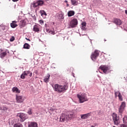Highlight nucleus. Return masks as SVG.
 <instances>
[{"label":"nucleus","mask_w":127,"mask_h":127,"mask_svg":"<svg viewBox=\"0 0 127 127\" xmlns=\"http://www.w3.org/2000/svg\"><path fill=\"white\" fill-rule=\"evenodd\" d=\"M77 97L79 99V102L80 104H83L84 102H87L88 101V98H87V96L85 93H82L81 95L77 94Z\"/></svg>","instance_id":"4"},{"label":"nucleus","mask_w":127,"mask_h":127,"mask_svg":"<svg viewBox=\"0 0 127 127\" xmlns=\"http://www.w3.org/2000/svg\"><path fill=\"white\" fill-rule=\"evenodd\" d=\"M46 1H49L50 0H45Z\"/></svg>","instance_id":"60"},{"label":"nucleus","mask_w":127,"mask_h":127,"mask_svg":"<svg viewBox=\"0 0 127 127\" xmlns=\"http://www.w3.org/2000/svg\"><path fill=\"white\" fill-rule=\"evenodd\" d=\"M77 25H78V20L76 18H73L70 21L67 28H75Z\"/></svg>","instance_id":"5"},{"label":"nucleus","mask_w":127,"mask_h":127,"mask_svg":"<svg viewBox=\"0 0 127 127\" xmlns=\"http://www.w3.org/2000/svg\"><path fill=\"white\" fill-rule=\"evenodd\" d=\"M27 114L29 115V116H31L32 114H33V112H32V108H29L27 112Z\"/></svg>","instance_id":"29"},{"label":"nucleus","mask_w":127,"mask_h":127,"mask_svg":"<svg viewBox=\"0 0 127 127\" xmlns=\"http://www.w3.org/2000/svg\"><path fill=\"white\" fill-rule=\"evenodd\" d=\"M71 2L72 5H77L78 4V2L76 0H71Z\"/></svg>","instance_id":"32"},{"label":"nucleus","mask_w":127,"mask_h":127,"mask_svg":"<svg viewBox=\"0 0 127 127\" xmlns=\"http://www.w3.org/2000/svg\"><path fill=\"white\" fill-rule=\"evenodd\" d=\"M53 24H55V22H53Z\"/></svg>","instance_id":"64"},{"label":"nucleus","mask_w":127,"mask_h":127,"mask_svg":"<svg viewBox=\"0 0 127 127\" xmlns=\"http://www.w3.org/2000/svg\"><path fill=\"white\" fill-rule=\"evenodd\" d=\"M119 92H120L119 91H115V98H117L118 96V94H119Z\"/></svg>","instance_id":"38"},{"label":"nucleus","mask_w":127,"mask_h":127,"mask_svg":"<svg viewBox=\"0 0 127 127\" xmlns=\"http://www.w3.org/2000/svg\"><path fill=\"white\" fill-rule=\"evenodd\" d=\"M26 76H27V75H26V73H25V71H24L20 75V78L24 79H25Z\"/></svg>","instance_id":"30"},{"label":"nucleus","mask_w":127,"mask_h":127,"mask_svg":"<svg viewBox=\"0 0 127 127\" xmlns=\"http://www.w3.org/2000/svg\"><path fill=\"white\" fill-rule=\"evenodd\" d=\"M89 39L90 40V43H91V44H93V43H92V40L90 39Z\"/></svg>","instance_id":"57"},{"label":"nucleus","mask_w":127,"mask_h":127,"mask_svg":"<svg viewBox=\"0 0 127 127\" xmlns=\"http://www.w3.org/2000/svg\"><path fill=\"white\" fill-rule=\"evenodd\" d=\"M94 125L95 126L94 127H97V126H98V123H94Z\"/></svg>","instance_id":"52"},{"label":"nucleus","mask_w":127,"mask_h":127,"mask_svg":"<svg viewBox=\"0 0 127 127\" xmlns=\"http://www.w3.org/2000/svg\"><path fill=\"white\" fill-rule=\"evenodd\" d=\"M124 30L127 32V30L125 28V26H124Z\"/></svg>","instance_id":"55"},{"label":"nucleus","mask_w":127,"mask_h":127,"mask_svg":"<svg viewBox=\"0 0 127 127\" xmlns=\"http://www.w3.org/2000/svg\"><path fill=\"white\" fill-rule=\"evenodd\" d=\"M3 107H0V111H2Z\"/></svg>","instance_id":"53"},{"label":"nucleus","mask_w":127,"mask_h":127,"mask_svg":"<svg viewBox=\"0 0 127 127\" xmlns=\"http://www.w3.org/2000/svg\"><path fill=\"white\" fill-rule=\"evenodd\" d=\"M50 110L51 111V112H55V109L51 108Z\"/></svg>","instance_id":"47"},{"label":"nucleus","mask_w":127,"mask_h":127,"mask_svg":"<svg viewBox=\"0 0 127 127\" xmlns=\"http://www.w3.org/2000/svg\"><path fill=\"white\" fill-rule=\"evenodd\" d=\"M123 125H127V115H125L123 118Z\"/></svg>","instance_id":"27"},{"label":"nucleus","mask_w":127,"mask_h":127,"mask_svg":"<svg viewBox=\"0 0 127 127\" xmlns=\"http://www.w3.org/2000/svg\"><path fill=\"white\" fill-rule=\"evenodd\" d=\"M98 114L99 116H101V115H102V111L101 110L99 111Z\"/></svg>","instance_id":"48"},{"label":"nucleus","mask_w":127,"mask_h":127,"mask_svg":"<svg viewBox=\"0 0 127 127\" xmlns=\"http://www.w3.org/2000/svg\"><path fill=\"white\" fill-rule=\"evenodd\" d=\"M68 6H69V4H68V3H66V7H68Z\"/></svg>","instance_id":"56"},{"label":"nucleus","mask_w":127,"mask_h":127,"mask_svg":"<svg viewBox=\"0 0 127 127\" xmlns=\"http://www.w3.org/2000/svg\"><path fill=\"white\" fill-rule=\"evenodd\" d=\"M91 127H95V126L92 125V126H91Z\"/></svg>","instance_id":"62"},{"label":"nucleus","mask_w":127,"mask_h":127,"mask_svg":"<svg viewBox=\"0 0 127 127\" xmlns=\"http://www.w3.org/2000/svg\"><path fill=\"white\" fill-rule=\"evenodd\" d=\"M33 31H35V32H39L40 31V29H39V28H38V26L37 25H35L33 27Z\"/></svg>","instance_id":"22"},{"label":"nucleus","mask_w":127,"mask_h":127,"mask_svg":"<svg viewBox=\"0 0 127 127\" xmlns=\"http://www.w3.org/2000/svg\"><path fill=\"white\" fill-rule=\"evenodd\" d=\"M16 101L18 104H21L24 102V97L22 95L16 94Z\"/></svg>","instance_id":"9"},{"label":"nucleus","mask_w":127,"mask_h":127,"mask_svg":"<svg viewBox=\"0 0 127 127\" xmlns=\"http://www.w3.org/2000/svg\"><path fill=\"white\" fill-rule=\"evenodd\" d=\"M3 74H4L3 72L1 70H0V77H2Z\"/></svg>","instance_id":"40"},{"label":"nucleus","mask_w":127,"mask_h":127,"mask_svg":"<svg viewBox=\"0 0 127 127\" xmlns=\"http://www.w3.org/2000/svg\"><path fill=\"white\" fill-rule=\"evenodd\" d=\"M16 117L19 118L20 122H23L25 120H27V114L23 113H18L16 115Z\"/></svg>","instance_id":"6"},{"label":"nucleus","mask_w":127,"mask_h":127,"mask_svg":"<svg viewBox=\"0 0 127 127\" xmlns=\"http://www.w3.org/2000/svg\"><path fill=\"white\" fill-rule=\"evenodd\" d=\"M120 27L122 29H123V26H120Z\"/></svg>","instance_id":"59"},{"label":"nucleus","mask_w":127,"mask_h":127,"mask_svg":"<svg viewBox=\"0 0 127 127\" xmlns=\"http://www.w3.org/2000/svg\"><path fill=\"white\" fill-rule=\"evenodd\" d=\"M75 14V11L74 10H69L67 12V16L68 17H71V16H73Z\"/></svg>","instance_id":"19"},{"label":"nucleus","mask_w":127,"mask_h":127,"mask_svg":"<svg viewBox=\"0 0 127 127\" xmlns=\"http://www.w3.org/2000/svg\"><path fill=\"white\" fill-rule=\"evenodd\" d=\"M26 21H27V19H24L21 20V24H20L21 28H22V27H24L25 25H26Z\"/></svg>","instance_id":"16"},{"label":"nucleus","mask_w":127,"mask_h":127,"mask_svg":"<svg viewBox=\"0 0 127 127\" xmlns=\"http://www.w3.org/2000/svg\"><path fill=\"white\" fill-rule=\"evenodd\" d=\"M80 28H81V35L82 36H84V35H86L87 36H88L87 34H83V31H84L85 32H87V28H86V26H81Z\"/></svg>","instance_id":"15"},{"label":"nucleus","mask_w":127,"mask_h":127,"mask_svg":"<svg viewBox=\"0 0 127 127\" xmlns=\"http://www.w3.org/2000/svg\"><path fill=\"white\" fill-rule=\"evenodd\" d=\"M46 30L47 33H48V34L49 33V32L50 31V30L49 29L47 28V29H46Z\"/></svg>","instance_id":"46"},{"label":"nucleus","mask_w":127,"mask_h":127,"mask_svg":"<svg viewBox=\"0 0 127 127\" xmlns=\"http://www.w3.org/2000/svg\"><path fill=\"white\" fill-rule=\"evenodd\" d=\"M31 16H32V17H33V18L34 20H36V16H35V15H34L33 14H31Z\"/></svg>","instance_id":"37"},{"label":"nucleus","mask_w":127,"mask_h":127,"mask_svg":"<svg viewBox=\"0 0 127 127\" xmlns=\"http://www.w3.org/2000/svg\"><path fill=\"white\" fill-rule=\"evenodd\" d=\"M91 114H92V113L90 112L85 114H81L80 115L81 119L82 120H86V119H88V117L91 116Z\"/></svg>","instance_id":"14"},{"label":"nucleus","mask_w":127,"mask_h":127,"mask_svg":"<svg viewBox=\"0 0 127 127\" xmlns=\"http://www.w3.org/2000/svg\"><path fill=\"white\" fill-rule=\"evenodd\" d=\"M99 55H100V53L99 51L97 50H95L93 53H92L91 55V59L92 61H95L97 60L98 57H99Z\"/></svg>","instance_id":"7"},{"label":"nucleus","mask_w":127,"mask_h":127,"mask_svg":"<svg viewBox=\"0 0 127 127\" xmlns=\"http://www.w3.org/2000/svg\"><path fill=\"white\" fill-rule=\"evenodd\" d=\"M34 73H35V74H38V70H35Z\"/></svg>","instance_id":"49"},{"label":"nucleus","mask_w":127,"mask_h":127,"mask_svg":"<svg viewBox=\"0 0 127 127\" xmlns=\"http://www.w3.org/2000/svg\"><path fill=\"white\" fill-rule=\"evenodd\" d=\"M68 83L64 85L56 83L55 84V92H57L59 94H64L68 90Z\"/></svg>","instance_id":"1"},{"label":"nucleus","mask_w":127,"mask_h":127,"mask_svg":"<svg viewBox=\"0 0 127 127\" xmlns=\"http://www.w3.org/2000/svg\"><path fill=\"white\" fill-rule=\"evenodd\" d=\"M86 32L83 31V33H87Z\"/></svg>","instance_id":"61"},{"label":"nucleus","mask_w":127,"mask_h":127,"mask_svg":"<svg viewBox=\"0 0 127 127\" xmlns=\"http://www.w3.org/2000/svg\"><path fill=\"white\" fill-rule=\"evenodd\" d=\"M119 111V116H121V117H123V113H124V111H122V112H120V110Z\"/></svg>","instance_id":"45"},{"label":"nucleus","mask_w":127,"mask_h":127,"mask_svg":"<svg viewBox=\"0 0 127 127\" xmlns=\"http://www.w3.org/2000/svg\"><path fill=\"white\" fill-rule=\"evenodd\" d=\"M49 79H50V74L48 73L47 76L44 79V82L45 83H48L49 82Z\"/></svg>","instance_id":"20"},{"label":"nucleus","mask_w":127,"mask_h":127,"mask_svg":"<svg viewBox=\"0 0 127 127\" xmlns=\"http://www.w3.org/2000/svg\"><path fill=\"white\" fill-rule=\"evenodd\" d=\"M1 30H2V31H4V30H5V27L4 26H1Z\"/></svg>","instance_id":"42"},{"label":"nucleus","mask_w":127,"mask_h":127,"mask_svg":"<svg viewBox=\"0 0 127 127\" xmlns=\"http://www.w3.org/2000/svg\"><path fill=\"white\" fill-rule=\"evenodd\" d=\"M74 119V114H66L63 113L60 117V123H65V122H68V121H70V120H73Z\"/></svg>","instance_id":"2"},{"label":"nucleus","mask_w":127,"mask_h":127,"mask_svg":"<svg viewBox=\"0 0 127 127\" xmlns=\"http://www.w3.org/2000/svg\"><path fill=\"white\" fill-rule=\"evenodd\" d=\"M24 71L27 76H29V77H32V72L31 71H30V70H25Z\"/></svg>","instance_id":"24"},{"label":"nucleus","mask_w":127,"mask_h":127,"mask_svg":"<svg viewBox=\"0 0 127 127\" xmlns=\"http://www.w3.org/2000/svg\"><path fill=\"white\" fill-rule=\"evenodd\" d=\"M58 17L60 20L64 19V13L62 12L61 13L59 14Z\"/></svg>","instance_id":"25"},{"label":"nucleus","mask_w":127,"mask_h":127,"mask_svg":"<svg viewBox=\"0 0 127 127\" xmlns=\"http://www.w3.org/2000/svg\"><path fill=\"white\" fill-rule=\"evenodd\" d=\"M113 123L115 126H118L121 124V119H120V116H118L117 113L114 112L112 115Z\"/></svg>","instance_id":"3"},{"label":"nucleus","mask_w":127,"mask_h":127,"mask_svg":"<svg viewBox=\"0 0 127 127\" xmlns=\"http://www.w3.org/2000/svg\"><path fill=\"white\" fill-rule=\"evenodd\" d=\"M17 24H16V21H12V23H10V26L11 28H15V27H17Z\"/></svg>","instance_id":"18"},{"label":"nucleus","mask_w":127,"mask_h":127,"mask_svg":"<svg viewBox=\"0 0 127 127\" xmlns=\"http://www.w3.org/2000/svg\"><path fill=\"white\" fill-rule=\"evenodd\" d=\"M26 40H27L28 41H31V40H30L29 38H25Z\"/></svg>","instance_id":"50"},{"label":"nucleus","mask_w":127,"mask_h":127,"mask_svg":"<svg viewBox=\"0 0 127 127\" xmlns=\"http://www.w3.org/2000/svg\"><path fill=\"white\" fill-rule=\"evenodd\" d=\"M40 13L41 16H43V15H45V16H47V13L44 10H40Z\"/></svg>","instance_id":"26"},{"label":"nucleus","mask_w":127,"mask_h":127,"mask_svg":"<svg viewBox=\"0 0 127 127\" xmlns=\"http://www.w3.org/2000/svg\"><path fill=\"white\" fill-rule=\"evenodd\" d=\"M120 127H127V125L126 124H121Z\"/></svg>","instance_id":"44"},{"label":"nucleus","mask_w":127,"mask_h":127,"mask_svg":"<svg viewBox=\"0 0 127 127\" xmlns=\"http://www.w3.org/2000/svg\"><path fill=\"white\" fill-rule=\"evenodd\" d=\"M81 26H87V23L86 22H82L81 23Z\"/></svg>","instance_id":"36"},{"label":"nucleus","mask_w":127,"mask_h":127,"mask_svg":"<svg viewBox=\"0 0 127 127\" xmlns=\"http://www.w3.org/2000/svg\"><path fill=\"white\" fill-rule=\"evenodd\" d=\"M28 127H38V124L36 122H30L28 123Z\"/></svg>","instance_id":"13"},{"label":"nucleus","mask_w":127,"mask_h":127,"mask_svg":"<svg viewBox=\"0 0 127 127\" xmlns=\"http://www.w3.org/2000/svg\"><path fill=\"white\" fill-rule=\"evenodd\" d=\"M8 109V108L4 106H3L2 111L4 112H6V111Z\"/></svg>","instance_id":"35"},{"label":"nucleus","mask_w":127,"mask_h":127,"mask_svg":"<svg viewBox=\"0 0 127 127\" xmlns=\"http://www.w3.org/2000/svg\"><path fill=\"white\" fill-rule=\"evenodd\" d=\"M99 69L102 70L105 74H108L109 73L108 71H110V66L109 65H101L99 66Z\"/></svg>","instance_id":"8"},{"label":"nucleus","mask_w":127,"mask_h":127,"mask_svg":"<svg viewBox=\"0 0 127 127\" xmlns=\"http://www.w3.org/2000/svg\"><path fill=\"white\" fill-rule=\"evenodd\" d=\"M126 102H122L121 103L120 106L118 108V111H119L120 113H122L123 111H125V109H126Z\"/></svg>","instance_id":"11"},{"label":"nucleus","mask_w":127,"mask_h":127,"mask_svg":"<svg viewBox=\"0 0 127 127\" xmlns=\"http://www.w3.org/2000/svg\"><path fill=\"white\" fill-rule=\"evenodd\" d=\"M38 2H37V0H36V1H34L33 2V7L35 8V7H37L39 6Z\"/></svg>","instance_id":"33"},{"label":"nucleus","mask_w":127,"mask_h":127,"mask_svg":"<svg viewBox=\"0 0 127 127\" xmlns=\"http://www.w3.org/2000/svg\"><path fill=\"white\" fill-rule=\"evenodd\" d=\"M39 22L40 23V24H41L42 25V24H44V21H43V20H39Z\"/></svg>","instance_id":"41"},{"label":"nucleus","mask_w":127,"mask_h":127,"mask_svg":"<svg viewBox=\"0 0 127 127\" xmlns=\"http://www.w3.org/2000/svg\"><path fill=\"white\" fill-rule=\"evenodd\" d=\"M12 92H13V93H16L17 94H19L20 93V90L18 89V87L14 86L12 88Z\"/></svg>","instance_id":"17"},{"label":"nucleus","mask_w":127,"mask_h":127,"mask_svg":"<svg viewBox=\"0 0 127 127\" xmlns=\"http://www.w3.org/2000/svg\"><path fill=\"white\" fill-rule=\"evenodd\" d=\"M13 2H16V1H18V0H12Z\"/></svg>","instance_id":"51"},{"label":"nucleus","mask_w":127,"mask_h":127,"mask_svg":"<svg viewBox=\"0 0 127 127\" xmlns=\"http://www.w3.org/2000/svg\"><path fill=\"white\" fill-rule=\"evenodd\" d=\"M64 2H65V3H68V0H65Z\"/></svg>","instance_id":"54"},{"label":"nucleus","mask_w":127,"mask_h":127,"mask_svg":"<svg viewBox=\"0 0 127 127\" xmlns=\"http://www.w3.org/2000/svg\"><path fill=\"white\" fill-rule=\"evenodd\" d=\"M9 40H10V42H13V41H14V40H15V38L14 37V36H12L11 37Z\"/></svg>","instance_id":"34"},{"label":"nucleus","mask_w":127,"mask_h":127,"mask_svg":"<svg viewBox=\"0 0 127 127\" xmlns=\"http://www.w3.org/2000/svg\"><path fill=\"white\" fill-rule=\"evenodd\" d=\"M51 85L52 86L53 89H54V91H55V84H51Z\"/></svg>","instance_id":"43"},{"label":"nucleus","mask_w":127,"mask_h":127,"mask_svg":"<svg viewBox=\"0 0 127 127\" xmlns=\"http://www.w3.org/2000/svg\"><path fill=\"white\" fill-rule=\"evenodd\" d=\"M1 50V53L0 52V57L2 59L4 57L6 56V54L7 53H9V51L8 50H5V51L2 52V50L1 49H0Z\"/></svg>","instance_id":"12"},{"label":"nucleus","mask_w":127,"mask_h":127,"mask_svg":"<svg viewBox=\"0 0 127 127\" xmlns=\"http://www.w3.org/2000/svg\"><path fill=\"white\" fill-rule=\"evenodd\" d=\"M13 127H23V125L20 123H18L14 124Z\"/></svg>","instance_id":"28"},{"label":"nucleus","mask_w":127,"mask_h":127,"mask_svg":"<svg viewBox=\"0 0 127 127\" xmlns=\"http://www.w3.org/2000/svg\"><path fill=\"white\" fill-rule=\"evenodd\" d=\"M37 1L38 2L37 5L39 6H43L44 4V0H38Z\"/></svg>","instance_id":"21"},{"label":"nucleus","mask_w":127,"mask_h":127,"mask_svg":"<svg viewBox=\"0 0 127 127\" xmlns=\"http://www.w3.org/2000/svg\"><path fill=\"white\" fill-rule=\"evenodd\" d=\"M113 23L117 26L119 25V26H121V25L123 24V21L120 18H115L113 20Z\"/></svg>","instance_id":"10"},{"label":"nucleus","mask_w":127,"mask_h":127,"mask_svg":"<svg viewBox=\"0 0 127 127\" xmlns=\"http://www.w3.org/2000/svg\"><path fill=\"white\" fill-rule=\"evenodd\" d=\"M45 27H47V24L46 23V24H45Z\"/></svg>","instance_id":"58"},{"label":"nucleus","mask_w":127,"mask_h":127,"mask_svg":"<svg viewBox=\"0 0 127 127\" xmlns=\"http://www.w3.org/2000/svg\"><path fill=\"white\" fill-rule=\"evenodd\" d=\"M23 48L24 49H30V45H29V44H28V43H25L23 45Z\"/></svg>","instance_id":"23"},{"label":"nucleus","mask_w":127,"mask_h":127,"mask_svg":"<svg viewBox=\"0 0 127 127\" xmlns=\"http://www.w3.org/2000/svg\"><path fill=\"white\" fill-rule=\"evenodd\" d=\"M49 33H50V34H53V35H54V34H55V32L50 30V32Z\"/></svg>","instance_id":"39"},{"label":"nucleus","mask_w":127,"mask_h":127,"mask_svg":"<svg viewBox=\"0 0 127 127\" xmlns=\"http://www.w3.org/2000/svg\"><path fill=\"white\" fill-rule=\"evenodd\" d=\"M118 97L119 98V101H120V102H123V96H122V94L121 93V92H119Z\"/></svg>","instance_id":"31"},{"label":"nucleus","mask_w":127,"mask_h":127,"mask_svg":"<svg viewBox=\"0 0 127 127\" xmlns=\"http://www.w3.org/2000/svg\"><path fill=\"white\" fill-rule=\"evenodd\" d=\"M80 36H81V33H79Z\"/></svg>","instance_id":"63"}]
</instances>
